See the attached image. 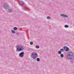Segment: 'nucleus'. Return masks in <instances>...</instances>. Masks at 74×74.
<instances>
[{
  "label": "nucleus",
  "instance_id": "obj_21",
  "mask_svg": "<svg viewBox=\"0 0 74 74\" xmlns=\"http://www.w3.org/2000/svg\"><path fill=\"white\" fill-rule=\"evenodd\" d=\"M29 50H30V51H33V50H34V49H31V48H29Z\"/></svg>",
  "mask_w": 74,
  "mask_h": 74
},
{
  "label": "nucleus",
  "instance_id": "obj_22",
  "mask_svg": "<svg viewBox=\"0 0 74 74\" xmlns=\"http://www.w3.org/2000/svg\"><path fill=\"white\" fill-rule=\"evenodd\" d=\"M71 63H73V61H71Z\"/></svg>",
  "mask_w": 74,
  "mask_h": 74
},
{
  "label": "nucleus",
  "instance_id": "obj_3",
  "mask_svg": "<svg viewBox=\"0 0 74 74\" xmlns=\"http://www.w3.org/2000/svg\"><path fill=\"white\" fill-rule=\"evenodd\" d=\"M69 56L70 57H71V58H70V59H73L74 60V53H70L69 54V55H68L67 57L68 58H69Z\"/></svg>",
  "mask_w": 74,
  "mask_h": 74
},
{
  "label": "nucleus",
  "instance_id": "obj_16",
  "mask_svg": "<svg viewBox=\"0 0 74 74\" xmlns=\"http://www.w3.org/2000/svg\"><path fill=\"white\" fill-rule=\"evenodd\" d=\"M36 49H38V48H40V47H39V46L37 45L36 46Z\"/></svg>",
  "mask_w": 74,
  "mask_h": 74
},
{
  "label": "nucleus",
  "instance_id": "obj_17",
  "mask_svg": "<svg viewBox=\"0 0 74 74\" xmlns=\"http://www.w3.org/2000/svg\"><path fill=\"white\" fill-rule=\"evenodd\" d=\"M60 51L61 52H63V51H64V49H60Z\"/></svg>",
  "mask_w": 74,
  "mask_h": 74
},
{
  "label": "nucleus",
  "instance_id": "obj_5",
  "mask_svg": "<svg viewBox=\"0 0 74 74\" xmlns=\"http://www.w3.org/2000/svg\"><path fill=\"white\" fill-rule=\"evenodd\" d=\"M25 54V53L23 51H22L21 53H20L19 54V56L21 58H23V56H24V55Z\"/></svg>",
  "mask_w": 74,
  "mask_h": 74
},
{
  "label": "nucleus",
  "instance_id": "obj_9",
  "mask_svg": "<svg viewBox=\"0 0 74 74\" xmlns=\"http://www.w3.org/2000/svg\"><path fill=\"white\" fill-rule=\"evenodd\" d=\"M8 11L9 12L11 13L12 12V8H11L10 9H9L8 10Z\"/></svg>",
  "mask_w": 74,
  "mask_h": 74
},
{
  "label": "nucleus",
  "instance_id": "obj_13",
  "mask_svg": "<svg viewBox=\"0 0 74 74\" xmlns=\"http://www.w3.org/2000/svg\"><path fill=\"white\" fill-rule=\"evenodd\" d=\"M64 27H65V28H68L69 27V26L67 25H65L64 26Z\"/></svg>",
  "mask_w": 74,
  "mask_h": 74
},
{
  "label": "nucleus",
  "instance_id": "obj_23",
  "mask_svg": "<svg viewBox=\"0 0 74 74\" xmlns=\"http://www.w3.org/2000/svg\"><path fill=\"white\" fill-rule=\"evenodd\" d=\"M16 35H19V33H17L16 34Z\"/></svg>",
  "mask_w": 74,
  "mask_h": 74
},
{
  "label": "nucleus",
  "instance_id": "obj_19",
  "mask_svg": "<svg viewBox=\"0 0 74 74\" xmlns=\"http://www.w3.org/2000/svg\"><path fill=\"white\" fill-rule=\"evenodd\" d=\"M23 11H26L27 10V9H26V8H23Z\"/></svg>",
  "mask_w": 74,
  "mask_h": 74
},
{
  "label": "nucleus",
  "instance_id": "obj_14",
  "mask_svg": "<svg viewBox=\"0 0 74 74\" xmlns=\"http://www.w3.org/2000/svg\"><path fill=\"white\" fill-rule=\"evenodd\" d=\"M14 30H17V29H17V27H14Z\"/></svg>",
  "mask_w": 74,
  "mask_h": 74
},
{
  "label": "nucleus",
  "instance_id": "obj_2",
  "mask_svg": "<svg viewBox=\"0 0 74 74\" xmlns=\"http://www.w3.org/2000/svg\"><path fill=\"white\" fill-rule=\"evenodd\" d=\"M38 56V54H37V53H36V52H33L32 54L31 58L35 60L37 58V57Z\"/></svg>",
  "mask_w": 74,
  "mask_h": 74
},
{
  "label": "nucleus",
  "instance_id": "obj_15",
  "mask_svg": "<svg viewBox=\"0 0 74 74\" xmlns=\"http://www.w3.org/2000/svg\"><path fill=\"white\" fill-rule=\"evenodd\" d=\"M15 32L13 30H12V34H14V33H15Z\"/></svg>",
  "mask_w": 74,
  "mask_h": 74
},
{
  "label": "nucleus",
  "instance_id": "obj_4",
  "mask_svg": "<svg viewBox=\"0 0 74 74\" xmlns=\"http://www.w3.org/2000/svg\"><path fill=\"white\" fill-rule=\"evenodd\" d=\"M3 6L5 9H8L9 8V5L7 3H5V4L4 3Z\"/></svg>",
  "mask_w": 74,
  "mask_h": 74
},
{
  "label": "nucleus",
  "instance_id": "obj_10",
  "mask_svg": "<svg viewBox=\"0 0 74 74\" xmlns=\"http://www.w3.org/2000/svg\"><path fill=\"white\" fill-rule=\"evenodd\" d=\"M60 57L62 58H63V57H64V55H63V54H61L60 55Z\"/></svg>",
  "mask_w": 74,
  "mask_h": 74
},
{
  "label": "nucleus",
  "instance_id": "obj_11",
  "mask_svg": "<svg viewBox=\"0 0 74 74\" xmlns=\"http://www.w3.org/2000/svg\"><path fill=\"white\" fill-rule=\"evenodd\" d=\"M36 61L38 62H40V58H38L36 59Z\"/></svg>",
  "mask_w": 74,
  "mask_h": 74
},
{
  "label": "nucleus",
  "instance_id": "obj_18",
  "mask_svg": "<svg viewBox=\"0 0 74 74\" xmlns=\"http://www.w3.org/2000/svg\"><path fill=\"white\" fill-rule=\"evenodd\" d=\"M47 18L48 19H51V17L49 16H48L47 17Z\"/></svg>",
  "mask_w": 74,
  "mask_h": 74
},
{
  "label": "nucleus",
  "instance_id": "obj_20",
  "mask_svg": "<svg viewBox=\"0 0 74 74\" xmlns=\"http://www.w3.org/2000/svg\"><path fill=\"white\" fill-rule=\"evenodd\" d=\"M33 42H30V45H33Z\"/></svg>",
  "mask_w": 74,
  "mask_h": 74
},
{
  "label": "nucleus",
  "instance_id": "obj_7",
  "mask_svg": "<svg viewBox=\"0 0 74 74\" xmlns=\"http://www.w3.org/2000/svg\"><path fill=\"white\" fill-rule=\"evenodd\" d=\"M60 16H62V17H64V18H67L68 17L67 16L64 14H61Z\"/></svg>",
  "mask_w": 74,
  "mask_h": 74
},
{
  "label": "nucleus",
  "instance_id": "obj_1",
  "mask_svg": "<svg viewBox=\"0 0 74 74\" xmlns=\"http://www.w3.org/2000/svg\"><path fill=\"white\" fill-rule=\"evenodd\" d=\"M16 51L17 52H20V51H22L24 50V47L22 46L17 45L16 47Z\"/></svg>",
  "mask_w": 74,
  "mask_h": 74
},
{
  "label": "nucleus",
  "instance_id": "obj_6",
  "mask_svg": "<svg viewBox=\"0 0 74 74\" xmlns=\"http://www.w3.org/2000/svg\"><path fill=\"white\" fill-rule=\"evenodd\" d=\"M64 49L66 51H69V48L66 46H65L64 47Z\"/></svg>",
  "mask_w": 74,
  "mask_h": 74
},
{
  "label": "nucleus",
  "instance_id": "obj_8",
  "mask_svg": "<svg viewBox=\"0 0 74 74\" xmlns=\"http://www.w3.org/2000/svg\"><path fill=\"white\" fill-rule=\"evenodd\" d=\"M19 4L20 5H23V4H24V2H23L22 1H20V3L18 2Z\"/></svg>",
  "mask_w": 74,
  "mask_h": 74
},
{
  "label": "nucleus",
  "instance_id": "obj_12",
  "mask_svg": "<svg viewBox=\"0 0 74 74\" xmlns=\"http://www.w3.org/2000/svg\"><path fill=\"white\" fill-rule=\"evenodd\" d=\"M58 53L59 55H60L62 53V52L60 51H59L58 52Z\"/></svg>",
  "mask_w": 74,
  "mask_h": 74
}]
</instances>
